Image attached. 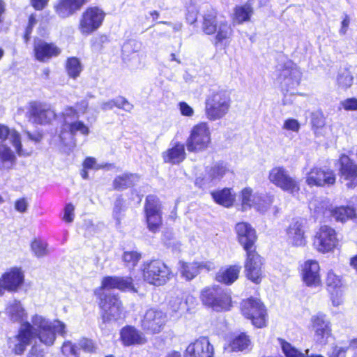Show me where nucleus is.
Wrapping results in <instances>:
<instances>
[{
  "mask_svg": "<svg viewBox=\"0 0 357 357\" xmlns=\"http://www.w3.org/2000/svg\"><path fill=\"white\" fill-rule=\"evenodd\" d=\"M31 322L32 324L27 321L22 324L17 335L9 339V348L15 354H22L33 337H38L43 344L51 346L56 340V333L62 337L66 334V326L60 320L50 321L36 314Z\"/></svg>",
  "mask_w": 357,
  "mask_h": 357,
  "instance_id": "f257e3e1",
  "label": "nucleus"
},
{
  "mask_svg": "<svg viewBox=\"0 0 357 357\" xmlns=\"http://www.w3.org/2000/svg\"><path fill=\"white\" fill-rule=\"evenodd\" d=\"M132 279L130 277L107 276L103 278L101 287L94 291L99 298V305L102 310V322L107 323L118 320L121 317L122 306L119 298L111 293L112 289L121 291L133 289Z\"/></svg>",
  "mask_w": 357,
  "mask_h": 357,
  "instance_id": "f03ea898",
  "label": "nucleus"
},
{
  "mask_svg": "<svg viewBox=\"0 0 357 357\" xmlns=\"http://www.w3.org/2000/svg\"><path fill=\"white\" fill-rule=\"evenodd\" d=\"M231 98L227 91L218 89L213 91L207 96L205 102V112L210 121L223 118L231 107Z\"/></svg>",
  "mask_w": 357,
  "mask_h": 357,
  "instance_id": "7ed1b4c3",
  "label": "nucleus"
},
{
  "mask_svg": "<svg viewBox=\"0 0 357 357\" xmlns=\"http://www.w3.org/2000/svg\"><path fill=\"white\" fill-rule=\"evenodd\" d=\"M200 298L204 305L217 312L229 310L231 305L229 291L220 286L205 288L201 292Z\"/></svg>",
  "mask_w": 357,
  "mask_h": 357,
  "instance_id": "20e7f679",
  "label": "nucleus"
},
{
  "mask_svg": "<svg viewBox=\"0 0 357 357\" xmlns=\"http://www.w3.org/2000/svg\"><path fill=\"white\" fill-rule=\"evenodd\" d=\"M144 281L150 284L161 286L172 278L171 269L161 260L147 261L142 266Z\"/></svg>",
  "mask_w": 357,
  "mask_h": 357,
  "instance_id": "39448f33",
  "label": "nucleus"
},
{
  "mask_svg": "<svg viewBox=\"0 0 357 357\" xmlns=\"http://www.w3.org/2000/svg\"><path fill=\"white\" fill-rule=\"evenodd\" d=\"M211 143L210 126L206 122H200L192 127L185 146L189 152L199 153L206 151Z\"/></svg>",
  "mask_w": 357,
  "mask_h": 357,
  "instance_id": "423d86ee",
  "label": "nucleus"
},
{
  "mask_svg": "<svg viewBox=\"0 0 357 357\" xmlns=\"http://www.w3.org/2000/svg\"><path fill=\"white\" fill-rule=\"evenodd\" d=\"M241 309L243 315L252 321L257 328H262L266 323V310L260 300L249 298L242 301Z\"/></svg>",
  "mask_w": 357,
  "mask_h": 357,
  "instance_id": "0eeeda50",
  "label": "nucleus"
},
{
  "mask_svg": "<svg viewBox=\"0 0 357 357\" xmlns=\"http://www.w3.org/2000/svg\"><path fill=\"white\" fill-rule=\"evenodd\" d=\"M269 181L284 192L294 195L300 190L298 181L283 167H275L268 174Z\"/></svg>",
  "mask_w": 357,
  "mask_h": 357,
  "instance_id": "6e6552de",
  "label": "nucleus"
},
{
  "mask_svg": "<svg viewBox=\"0 0 357 357\" xmlns=\"http://www.w3.org/2000/svg\"><path fill=\"white\" fill-rule=\"evenodd\" d=\"M105 13L98 7H89L82 15L79 29L83 35H90L102 24Z\"/></svg>",
  "mask_w": 357,
  "mask_h": 357,
  "instance_id": "1a4fd4ad",
  "label": "nucleus"
},
{
  "mask_svg": "<svg viewBox=\"0 0 357 357\" xmlns=\"http://www.w3.org/2000/svg\"><path fill=\"white\" fill-rule=\"evenodd\" d=\"M278 82L287 91L299 85L301 79V72L297 66L291 61H286L277 69Z\"/></svg>",
  "mask_w": 357,
  "mask_h": 357,
  "instance_id": "9d476101",
  "label": "nucleus"
},
{
  "mask_svg": "<svg viewBox=\"0 0 357 357\" xmlns=\"http://www.w3.org/2000/svg\"><path fill=\"white\" fill-rule=\"evenodd\" d=\"M146 219L150 231L157 232L162 225L161 204L155 195H149L145 204Z\"/></svg>",
  "mask_w": 357,
  "mask_h": 357,
  "instance_id": "9b49d317",
  "label": "nucleus"
},
{
  "mask_svg": "<svg viewBox=\"0 0 357 357\" xmlns=\"http://www.w3.org/2000/svg\"><path fill=\"white\" fill-rule=\"evenodd\" d=\"M338 240L334 229L327 225L321 226L317 232L313 246L319 252L326 253L337 247Z\"/></svg>",
  "mask_w": 357,
  "mask_h": 357,
  "instance_id": "f8f14e48",
  "label": "nucleus"
},
{
  "mask_svg": "<svg viewBox=\"0 0 357 357\" xmlns=\"http://www.w3.org/2000/svg\"><path fill=\"white\" fill-rule=\"evenodd\" d=\"M167 321V314L156 308L147 310L141 320L142 328L147 333H159Z\"/></svg>",
  "mask_w": 357,
  "mask_h": 357,
  "instance_id": "ddd939ff",
  "label": "nucleus"
},
{
  "mask_svg": "<svg viewBox=\"0 0 357 357\" xmlns=\"http://www.w3.org/2000/svg\"><path fill=\"white\" fill-rule=\"evenodd\" d=\"M336 177L333 171L326 167H314L306 174L305 182L310 186H331L335 183Z\"/></svg>",
  "mask_w": 357,
  "mask_h": 357,
  "instance_id": "4468645a",
  "label": "nucleus"
},
{
  "mask_svg": "<svg viewBox=\"0 0 357 357\" xmlns=\"http://www.w3.org/2000/svg\"><path fill=\"white\" fill-rule=\"evenodd\" d=\"M26 116L32 123L46 125L55 119L56 114L48 105L32 102L30 103Z\"/></svg>",
  "mask_w": 357,
  "mask_h": 357,
  "instance_id": "2eb2a0df",
  "label": "nucleus"
},
{
  "mask_svg": "<svg viewBox=\"0 0 357 357\" xmlns=\"http://www.w3.org/2000/svg\"><path fill=\"white\" fill-rule=\"evenodd\" d=\"M262 258L256 250L246 252V260L245 261V274L246 278L254 282L259 284L263 278Z\"/></svg>",
  "mask_w": 357,
  "mask_h": 357,
  "instance_id": "dca6fc26",
  "label": "nucleus"
},
{
  "mask_svg": "<svg viewBox=\"0 0 357 357\" xmlns=\"http://www.w3.org/2000/svg\"><path fill=\"white\" fill-rule=\"evenodd\" d=\"M33 52L38 61L47 62L52 58L58 56L61 53V50L54 43H47L40 38H35Z\"/></svg>",
  "mask_w": 357,
  "mask_h": 357,
  "instance_id": "f3484780",
  "label": "nucleus"
},
{
  "mask_svg": "<svg viewBox=\"0 0 357 357\" xmlns=\"http://www.w3.org/2000/svg\"><path fill=\"white\" fill-rule=\"evenodd\" d=\"M235 229L238 241L245 252L255 250L257 235L255 229L250 224L242 222L236 224Z\"/></svg>",
  "mask_w": 357,
  "mask_h": 357,
  "instance_id": "a211bd4d",
  "label": "nucleus"
},
{
  "mask_svg": "<svg viewBox=\"0 0 357 357\" xmlns=\"http://www.w3.org/2000/svg\"><path fill=\"white\" fill-rule=\"evenodd\" d=\"M319 264L315 260H307L301 266V275L303 282L310 287H317L321 284Z\"/></svg>",
  "mask_w": 357,
  "mask_h": 357,
  "instance_id": "6ab92c4d",
  "label": "nucleus"
},
{
  "mask_svg": "<svg viewBox=\"0 0 357 357\" xmlns=\"http://www.w3.org/2000/svg\"><path fill=\"white\" fill-rule=\"evenodd\" d=\"M287 239L289 244L296 247L306 244L305 221L302 219L293 220L287 229Z\"/></svg>",
  "mask_w": 357,
  "mask_h": 357,
  "instance_id": "aec40b11",
  "label": "nucleus"
},
{
  "mask_svg": "<svg viewBox=\"0 0 357 357\" xmlns=\"http://www.w3.org/2000/svg\"><path fill=\"white\" fill-rule=\"evenodd\" d=\"M312 330L314 333V340L319 343H324L331 335L330 322L326 315L317 313L311 317Z\"/></svg>",
  "mask_w": 357,
  "mask_h": 357,
  "instance_id": "412c9836",
  "label": "nucleus"
},
{
  "mask_svg": "<svg viewBox=\"0 0 357 357\" xmlns=\"http://www.w3.org/2000/svg\"><path fill=\"white\" fill-rule=\"evenodd\" d=\"M213 347L206 337L190 344L185 350L186 357H213Z\"/></svg>",
  "mask_w": 357,
  "mask_h": 357,
  "instance_id": "4be33fe9",
  "label": "nucleus"
},
{
  "mask_svg": "<svg viewBox=\"0 0 357 357\" xmlns=\"http://www.w3.org/2000/svg\"><path fill=\"white\" fill-rule=\"evenodd\" d=\"M5 291L9 292L17 291L24 280V275L19 268H11L1 275Z\"/></svg>",
  "mask_w": 357,
  "mask_h": 357,
  "instance_id": "5701e85b",
  "label": "nucleus"
},
{
  "mask_svg": "<svg viewBox=\"0 0 357 357\" xmlns=\"http://www.w3.org/2000/svg\"><path fill=\"white\" fill-rule=\"evenodd\" d=\"M229 172L227 163L220 161L206 167L202 178L203 184L215 185Z\"/></svg>",
  "mask_w": 357,
  "mask_h": 357,
  "instance_id": "b1692460",
  "label": "nucleus"
},
{
  "mask_svg": "<svg viewBox=\"0 0 357 357\" xmlns=\"http://www.w3.org/2000/svg\"><path fill=\"white\" fill-rule=\"evenodd\" d=\"M340 164V173L342 178L347 181V185L349 188H354L357 185V165L350 158L342 155L339 160Z\"/></svg>",
  "mask_w": 357,
  "mask_h": 357,
  "instance_id": "393cba45",
  "label": "nucleus"
},
{
  "mask_svg": "<svg viewBox=\"0 0 357 357\" xmlns=\"http://www.w3.org/2000/svg\"><path fill=\"white\" fill-rule=\"evenodd\" d=\"M89 0H58L56 13L61 18H67L79 10Z\"/></svg>",
  "mask_w": 357,
  "mask_h": 357,
  "instance_id": "a878e982",
  "label": "nucleus"
},
{
  "mask_svg": "<svg viewBox=\"0 0 357 357\" xmlns=\"http://www.w3.org/2000/svg\"><path fill=\"white\" fill-rule=\"evenodd\" d=\"M172 146L162 153V158L165 162L172 165H178L186 157L185 144L176 142L171 144Z\"/></svg>",
  "mask_w": 357,
  "mask_h": 357,
  "instance_id": "bb28decb",
  "label": "nucleus"
},
{
  "mask_svg": "<svg viewBox=\"0 0 357 357\" xmlns=\"http://www.w3.org/2000/svg\"><path fill=\"white\" fill-rule=\"evenodd\" d=\"M8 139L19 156H27L29 153L25 152L22 147L20 135L15 130H9L7 126L0 125V140Z\"/></svg>",
  "mask_w": 357,
  "mask_h": 357,
  "instance_id": "cd10ccee",
  "label": "nucleus"
},
{
  "mask_svg": "<svg viewBox=\"0 0 357 357\" xmlns=\"http://www.w3.org/2000/svg\"><path fill=\"white\" fill-rule=\"evenodd\" d=\"M121 340L125 346L142 344L145 342L143 334L132 326H126L121 330Z\"/></svg>",
  "mask_w": 357,
  "mask_h": 357,
  "instance_id": "c85d7f7f",
  "label": "nucleus"
},
{
  "mask_svg": "<svg viewBox=\"0 0 357 357\" xmlns=\"http://www.w3.org/2000/svg\"><path fill=\"white\" fill-rule=\"evenodd\" d=\"M5 313L13 322L22 323L27 317V313L20 301L13 300L8 303Z\"/></svg>",
  "mask_w": 357,
  "mask_h": 357,
  "instance_id": "c756f323",
  "label": "nucleus"
},
{
  "mask_svg": "<svg viewBox=\"0 0 357 357\" xmlns=\"http://www.w3.org/2000/svg\"><path fill=\"white\" fill-rule=\"evenodd\" d=\"M61 132L59 135V138L62 142L64 143L66 139L65 131L68 130L67 134L71 137H73L77 132L83 135H88L89 133V128L80 121H67L66 124L62 125Z\"/></svg>",
  "mask_w": 357,
  "mask_h": 357,
  "instance_id": "7c9ffc66",
  "label": "nucleus"
},
{
  "mask_svg": "<svg viewBox=\"0 0 357 357\" xmlns=\"http://www.w3.org/2000/svg\"><path fill=\"white\" fill-rule=\"evenodd\" d=\"M241 267L238 265L222 268L216 274L218 282L229 285L234 283L238 278Z\"/></svg>",
  "mask_w": 357,
  "mask_h": 357,
  "instance_id": "2f4dec72",
  "label": "nucleus"
},
{
  "mask_svg": "<svg viewBox=\"0 0 357 357\" xmlns=\"http://www.w3.org/2000/svg\"><path fill=\"white\" fill-rule=\"evenodd\" d=\"M139 181V176L135 174L124 173L117 176L113 181L114 190H123L134 185Z\"/></svg>",
  "mask_w": 357,
  "mask_h": 357,
  "instance_id": "473e14b6",
  "label": "nucleus"
},
{
  "mask_svg": "<svg viewBox=\"0 0 357 357\" xmlns=\"http://www.w3.org/2000/svg\"><path fill=\"white\" fill-rule=\"evenodd\" d=\"M218 22L219 21L217 20V13L214 9L211 8L208 10L204 15L202 29L206 34H213L217 30Z\"/></svg>",
  "mask_w": 357,
  "mask_h": 357,
  "instance_id": "72a5a7b5",
  "label": "nucleus"
},
{
  "mask_svg": "<svg viewBox=\"0 0 357 357\" xmlns=\"http://www.w3.org/2000/svg\"><path fill=\"white\" fill-rule=\"evenodd\" d=\"M329 207L330 203L327 199L315 197L309 203V208L317 218L325 215L328 211H331Z\"/></svg>",
  "mask_w": 357,
  "mask_h": 357,
  "instance_id": "f704fd0d",
  "label": "nucleus"
},
{
  "mask_svg": "<svg viewBox=\"0 0 357 357\" xmlns=\"http://www.w3.org/2000/svg\"><path fill=\"white\" fill-rule=\"evenodd\" d=\"M331 211V215L336 221L344 222L356 217V210L352 206H339L335 207Z\"/></svg>",
  "mask_w": 357,
  "mask_h": 357,
  "instance_id": "c9c22d12",
  "label": "nucleus"
},
{
  "mask_svg": "<svg viewBox=\"0 0 357 357\" xmlns=\"http://www.w3.org/2000/svg\"><path fill=\"white\" fill-rule=\"evenodd\" d=\"M215 33V45L218 46L219 44H222L224 42H227V40L230 38L232 35L233 30L228 22L223 20L219 21Z\"/></svg>",
  "mask_w": 357,
  "mask_h": 357,
  "instance_id": "e433bc0d",
  "label": "nucleus"
},
{
  "mask_svg": "<svg viewBox=\"0 0 357 357\" xmlns=\"http://www.w3.org/2000/svg\"><path fill=\"white\" fill-rule=\"evenodd\" d=\"M15 155L10 147L0 145V169H10L15 162Z\"/></svg>",
  "mask_w": 357,
  "mask_h": 357,
  "instance_id": "4c0bfd02",
  "label": "nucleus"
},
{
  "mask_svg": "<svg viewBox=\"0 0 357 357\" xmlns=\"http://www.w3.org/2000/svg\"><path fill=\"white\" fill-rule=\"evenodd\" d=\"M65 69L70 78L76 79L83 70V66L78 58L73 56L67 59Z\"/></svg>",
  "mask_w": 357,
  "mask_h": 357,
  "instance_id": "58836bf2",
  "label": "nucleus"
},
{
  "mask_svg": "<svg viewBox=\"0 0 357 357\" xmlns=\"http://www.w3.org/2000/svg\"><path fill=\"white\" fill-rule=\"evenodd\" d=\"M179 265L181 276L186 280H191L199 274V266L197 263H186L180 261Z\"/></svg>",
  "mask_w": 357,
  "mask_h": 357,
  "instance_id": "ea45409f",
  "label": "nucleus"
},
{
  "mask_svg": "<svg viewBox=\"0 0 357 357\" xmlns=\"http://www.w3.org/2000/svg\"><path fill=\"white\" fill-rule=\"evenodd\" d=\"M211 196L216 203L224 206L229 207L233 204L234 198L229 188H224L221 190L213 192Z\"/></svg>",
  "mask_w": 357,
  "mask_h": 357,
  "instance_id": "a19ab883",
  "label": "nucleus"
},
{
  "mask_svg": "<svg viewBox=\"0 0 357 357\" xmlns=\"http://www.w3.org/2000/svg\"><path fill=\"white\" fill-rule=\"evenodd\" d=\"M326 284L328 289L331 292V295L333 294H335L337 296L342 295V281L340 277L335 275L333 271H329L328 273Z\"/></svg>",
  "mask_w": 357,
  "mask_h": 357,
  "instance_id": "79ce46f5",
  "label": "nucleus"
},
{
  "mask_svg": "<svg viewBox=\"0 0 357 357\" xmlns=\"http://www.w3.org/2000/svg\"><path fill=\"white\" fill-rule=\"evenodd\" d=\"M254 199H257V200L253 207L261 213L266 211L273 202V197L267 195L259 194L255 196Z\"/></svg>",
  "mask_w": 357,
  "mask_h": 357,
  "instance_id": "37998d69",
  "label": "nucleus"
},
{
  "mask_svg": "<svg viewBox=\"0 0 357 357\" xmlns=\"http://www.w3.org/2000/svg\"><path fill=\"white\" fill-rule=\"evenodd\" d=\"M258 193L252 194V190L250 187H246L241 190V205L243 210H247L253 207L257 199L254 197Z\"/></svg>",
  "mask_w": 357,
  "mask_h": 357,
  "instance_id": "c03bdc74",
  "label": "nucleus"
},
{
  "mask_svg": "<svg viewBox=\"0 0 357 357\" xmlns=\"http://www.w3.org/2000/svg\"><path fill=\"white\" fill-rule=\"evenodd\" d=\"M249 342L248 337L244 333H241L231 341L229 347L232 351H243L248 347Z\"/></svg>",
  "mask_w": 357,
  "mask_h": 357,
  "instance_id": "a18cd8bd",
  "label": "nucleus"
},
{
  "mask_svg": "<svg viewBox=\"0 0 357 357\" xmlns=\"http://www.w3.org/2000/svg\"><path fill=\"white\" fill-rule=\"evenodd\" d=\"M47 243L41 239H34L31 244V251L38 257H43L48 254Z\"/></svg>",
  "mask_w": 357,
  "mask_h": 357,
  "instance_id": "49530a36",
  "label": "nucleus"
},
{
  "mask_svg": "<svg viewBox=\"0 0 357 357\" xmlns=\"http://www.w3.org/2000/svg\"><path fill=\"white\" fill-rule=\"evenodd\" d=\"M337 82L340 87L347 89L353 83V76L349 70H344L338 74Z\"/></svg>",
  "mask_w": 357,
  "mask_h": 357,
  "instance_id": "de8ad7c7",
  "label": "nucleus"
},
{
  "mask_svg": "<svg viewBox=\"0 0 357 357\" xmlns=\"http://www.w3.org/2000/svg\"><path fill=\"white\" fill-rule=\"evenodd\" d=\"M281 347L286 357H306V356L292 347L289 342L282 341Z\"/></svg>",
  "mask_w": 357,
  "mask_h": 357,
  "instance_id": "09e8293b",
  "label": "nucleus"
},
{
  "mask_svg": "<svg viewBox=\"0 0 357 357\" xmlns=\"http://www.w3.org/2000/svg\"><path fill=\"white\" fill-rule=\"evenodd\" d=\"M140 258L141 255L135 251L125 252L123 257L126 266L130 268L135 266Z\"/></svg>",
  "mask_w": 357,
  "mask_h": 357,
  "instance_id": "8fccbe9b",
  "label": "nucleus"
},
{
  "mask_svg": "<svg viewBox=\"0 0 357 357\" xmlns=\"http://www.w3.org/2000/svg\"><path fill=\"white\" fill-rule=\"evenodd\" d=\"M124 200L121 197L116 198L114 202L113 209V218L116 220V224L119 225L122 218V212L123 211Z\"/></svg>",
  "mask_w": 357,
  "mask_h": 357,
  "instance_id": "3c124183",
  "label": "nucleus"
},
{
  "mask_svg": "<svg viewBox=\"0 0 357 357\" xmlns=\"http://www.w3.org/2000/svg\"><path fill=\"white\" fill-rule=\"evenodd\" d=\"M312 125L314 132L317 136L323 135L322 130L324 126V121L322 116L319 114H314L312 118Z\"/></svg>",
  "mask_w": 357,
  "mask_h": 357,
  "instance_id": "603ef678",
  "label": "nucleus"
},
{
  "mask_svg": "<svg viewBox=\"0 0 357 357\" xmlns=\"http://www.w3.org/2000/svg\"><path fill=\"white\" fill-rule=\"evenodd\" d=\"M61 351L66 357H79L76 347L69 341L63 344Z\"/></svg>",
  "mask_w": 357,
  "mask_h": 357,
  "instance_id": "864d4df0",
  "label": "nucleus"
},
{
  "mask_svg": "<svg viewBox=\"0 0 357 357\" xmlns=\"http://www.w3.org/2000/svg\"><path fill=\"white\" fill-rule=\"evenodd\" d=\"M141 48V43L135 40H130L125 43L122 46V51L124 54H130V52H137Z\"/></svg>",
  "mask_w": 357,
  "mask_h": 357,
  "instance_id": "5fc2aeb1",
  "label": "nucleus"
},
{
  "mask_svg": "<svg viewBox=\"0 0 357 357\" xmlns=\"http://www.w3.org/2000/svg\"><path fill=\"white\" fill-rule=\"evenodd\" d=\"M114 106L122 109L126 112H130L133 105L130 104L126 98L122 96H119L115 99H113Z\"/></svg>",
  "mask_w": 357,
  "mask_h": 357,
  "instance_id": "6e6d98bb",
  "label": "nucleus"
},
{
  "mask_svg": "<svg viewBox=\"0 0 357 357\" xmlns=\"http://www.w3.org/2000/svg\"><path fill=\"white\" fill-rule=\"evenodd\" d=\"M36 24L37 20L36 18V15L34 14H31L29 17L28 24L26 27L25 33L24 35V39L26 43H27L30 40L33 29L36 25Z\"/></svg>",
  "mask_w": 357,
  "mask_h": 357,
  "instance_id": "4d7b16f0",
  "label": "nucleus"
},
{
  "mask_svg": "<svg viewBox=\"0 0 357 357\" xmlns=\"http://www.w3.org/2000/svg\"><path fill=\"white\" fill-rule=\"evenodd\" d=\"M348 349V346L334 345L328 351V357H346Z\"/></svg>",
  "mask_w": 357,
  "mask_h": 357,
  "instance_id": "13d9d810",
  "label": "nucleus"
},
{
  "mask_svg": "<svg viewBox=\"0 0 357 357\" xmlns=\"http://www.w3.org/2000/svg\"><path fill=\"white\" fill-rule=\"evenodd\" d=\"M63 123L66 124L67 121H74L79 118L78 112L72 107H66L63 112Z\"/></svg>",
  "mask_w": 357,
  "mask_h": 357,
  "instance_id": "bf43d9fd",
  "label": "nucleus"
},
{
  "mask_svg": "<svg viewBox=\"0 0 357 357\" xmlns=\"http://www.w3.org/2000/svg\"><path fill=\"white\" fill-rule=\"evenodd\" d=\"M301 125L298 120L295 119H287L284 121L282 129L298 132L300 130Z\"/></svg>",
  "mask_w": 357,
  "mask_h": 357,
  "instance_id": "052dcab7",
  "label": "nucleus"
},
{
  "mask_svg": "<svg viewBox=\"0 0 357 357\" xmlns=\"http://www.w3.org/2000/svg\"><path fill=\"white\" fill-rule=\"evenodd\" d=\"M78 345L81 349L87 353L94 351L96 347L91 340L82 338L79 341Z\"/></svg>",
  "mask_w": 357,
  "mask_h": 357,
  "instance_id": "680f3d73",
  "label": "nucleus"
},
{
  "mask_svg": "<svg viewBox=\"0 0 357 357\" xmlns=\"http://www.w3.org/2000/svg\"><path fill=\"white\" fill-rule=\"evenodd\" d=\"M194 300H195V298L193 296H189L186 298V301H185V303H182V301L181 298H177L175 301L174 303H173L172 301H171L170 305L172 308V310L174 312H177L182 308L181 306H183L184 307V306L185 305H187L189 301H190L191 303H193Z\"/></svg>",
  "mask_w": 357,
  "mask_h": 357,
  "instance_id": "e2e57ef3",
  "label": "nucleus"
},
{
  "mask_svg": "<svg viewBox=\"0 0 357 357\" xmlns=\"http://www.w3.org/2000/svg\"><path fill=\"white\" fill-rule=\"evenodd\" d=\"M178 107L183 116L190 117L194 114L193 109L185 102H180Z\"/></svg>",
  "mask_w": 357,
  "mask_h": 357,
  "instance_id": "0e129e2a",
  "label": "nucleus"
},
{
  "mask_svg": "<svg viewBox=\"0 0 357 357\" xmlns=\"http://www.w3.org/2000/svg\"><path fill=\"white\" fill-rule=\"evenodd\" d=\"M74 206L72 204H68L65 206L63 220L67 222H71L74 219Z\"/></svg>",
  "mask_w": 357,
  "mask_h": 357,
  "instance_id": "69168bd1",
  "label": "nucleus"
},
{
  "mask_svg": "<svg viewBox=\"0 0 357 357\" xmlns=\"http://www.w3.org/2000/svg\"><path fill=\"white\" fill-rule=\"evenodd\" d=\"M342 105L346 110H357V99L354 98H348L343 102Z\"/></svg>",
  "mask_w": 357,
  "mask_h": 357,
  "instance_id": "338daca9",
  "label": "nucleus"
},
{
  "mask_svg": "<svg viewBox=\"0 0 357 357\" xmlns=\"http://www.w3.org/2000/svg\"><path fill=\"white\" fill-rule=\"evenodd\" d=\"M28 206V203L25 198H22L15 202V208L20 213H24Z\"/></svg>",
  "mask_w": 357,
  "mask_h": 357,
  "instance_id": "774afa93",
  "label": "nucleus"
}]
</instances>
